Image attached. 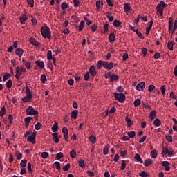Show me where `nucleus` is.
<instances>
[{"mask_svg": "<svg viewBox=\"0 0 177 177\" xmlns=\"http://www.w3.org/2000/svg\"><path fill=\"white\" fill-rule=\"evenodd\" d=\"M102 67H104V68H106V70H111L114 68V64H113V62L109 63L107 62L99 60L97 64V68H102Z\"/></svg>", "mask_w": 177, "mask_h": 177, "instance_id": "1", "label": "nucleus"}, {"mask_svg": "<svg viewBox=\"0 0 177 177\" xmlns=\"http://www.w3.org/2000/svg\"><path fill=\"white\" fill-rule=\"evenodd\" d=\"M41 32L43 38H48V39L52 38V33L50 32V29L48 26H46L45 27L42 26L41 28Z\"/></svg>", "mask_w": 177, "mask_h": 177, "instance_id": "2", "label": "nucleus"}, {"mask_svg": "<svg viewBox=\"0 0 177 177\" xmlns=\"http://www.w3.org/2000/svg\"><path fill=\"white\" fill-rule=\"evenodd\" d=\"M167 6V4L164 1H160L159 3L156 6L157 12L160 13V16H162L164 15V8Z\"/></svg>", "mask_w": 177, "mask_h": 177, "instance_id": "3", "label": "nucleus"}, {"mask_svg": "<svg viewBox=\"0 0 177 177\" xmlns=\"http://www.w3.org/2000/svg\"><path fill=\"white\" fill-rule=\"evenodd\" d=\"M113 96L115 100H118L120 103H124V102H125L126 97H125V95H124V93H114Z\"/></svg>", "mask_w": 177, "mask_h": 177, "instance_id": "4", "label": "nucleus"}, {"mask_svg": "<svg viewBox=\"0 0 177 177\" xmlns=\"http://www.w3.org/2000/svg\"><path fill=\"white\" fill-rule=\"evenodd\" d=\"M26 113L28 115H37L38 112L37 110L34 109L32 106H30L26 109Z\"/></svg>", "mask_w": 177, "mask_h": 177, "instance_id": "5", "label": "nucleus"}, {"mask_svg": "<svg viewBox=\"0 0 177 177\" xmlns=\"http://www.w3.org/2000/svg\"><path fill=\"white\" fill-rule=\"evenodd\" d=\"M35 138H37V133L32 132L31 133L30 136H28L27 140L28 142H30L31 143H32V145H35Z\"/></svg>", "mask_w": 177, "mask_h": 177, "instance_id": "6", "label": "nucleus"}, {"mask_svg": "<svg viewBox=\"0 0 177 177\" xmlns=\"http://www.w3.org/2000/svg\"><path fill=\"white\" fill-rule=\"evenodd\" d=\"M145 88H146V83H145V82L138 83L136 86V90L139 91L140 92H142Z\"/></svg>", "mask_w": 177, "mask_h": 177, "instance_id": "7", "label": "nucleus"}, {"mask_svg": "<svg viewBox=\"0 0 177 177\" xmlns=\"http://www.w3.org/2000/svg\"><path fill=\"white\" fill-rule=\"evenodd\" d=\"M88 73L91 75V77H95V75L97 74V72L96 71V68H95L94 66H90Z\"/></svg>", "mask_w": 177, "mask_h": 177, "instance_id": "8", "label": "nucleus"}, {"mask_svg": "<svg viewBox=\"0 0 177 177\" xmlns=\"http://www.w3.org/2000/svg\"><path fill=\"white\" fill-rule=\"evenodd\" d=\"M131 9H132V7L131 6V4L129 3H125L124 4V10L125 13H129Z\"/></svg>", "mask_w": 177, "mask_h": 177, "instance_id": "9", "label": "nucleus"}, {"mask_svg": "<svg viewBox=\"0 0 177 177\" xmlns=\"http://www.w3.org/2000/svg\"><path fill=\"white\" fill-rule=\"evenodd\" d=\"M15 71H16V75H15L16 80H20V77L23 75V73L20 71V68H19V66L16 68Z\"/></svg>", "mask_w": 177, "mask_h": 177, "instance_id": "10", "label": "nucleus"}, {"mask_svg": "<svg viewBox=\"0 0 177 177\" xmlns=\"http://www.w3.org/2000/svg\"><path fill=\"white\" fill-rule=\"evenodd\" d=\"M26 97H27L28 99H32V92H31V91H30V88H28V86L26 87Z\"/></svg>", "mask_w": 177, "mask_h": 177, "instance_id": "11", "label": "nucleus"}, {"mask_svg": "<svg viewBox=\"0 0 177 177\" xmlns=\"http://www.w3.org/2000/svg\"><path fill=\"white\" fill-rule=\"evenodd\" d=\"M22 63L24 64L25 67H26L27 70H30L31 68V62L23 59Z\"/></svg>", "mask_w": 177, "mask_h": 177, "instance_id": "12", "label": "nucleus"}, {"mask_svg": "<svg viewBox=\"0 0 177 177\" xmlns=\"http://www.w3.org/2000/svg\"><path fill=\"white\" fill-rule=\"evenodd\" d=\"M51 129L52 131L54 132V133H57V131H59V124L57 122H55L51 127Z\"/></svg>", "mask_w": 177, "mask_h": 177, "instance_id": "13", "label": "nucleus"}, {"mask_svg": "<svg viewBox=\"0 0 177 177\" xmlns=\"http://www.w3.org/2000/svg\"><path fill=\"white\" fill-rule=\"evenodd\" d=\"M35 64L37 66V67H39V68H45V64L44 63V61H35Z\"/></svg>", "mask_w": 177, "mask_h": 177, "instance_id": "14", "label": "nucleus"}, {"mask_svg": "<svg viewBox=\"0 0 177 177\" xmlns=\"http://www.w3.org/2000/svg\"><path fill=\"white\" fill-rule=\"evenodd\" d=\"M77 117H78V111L73 110L71 113V118H73V120H77Z\"/></svg>", "mask_w": 177, "mask_h": 177, "instance_id": "15", "label": "nucleus"}, {"mask_svg": "<svg viewBox=\"0 0 177 177\" xmlns=\"http://www.w3.org/2000/svg\"><path fill=\"white\" fill-rule=\"evenodd\" d=\"M53 139L54 140V142L55 143H59V133H54L52 134Z\"/></svg>", "mask_w": 177, "mask_h": 177, "instance_id": "16", "label": "nucleus"}, {"mask_svg": "<svg viewBox=\"0 0 177 177\" xmlns=\"http://www.w3.org/2000/svg\"><path fill=\"white\" fill-rule=\"evenodd\" d=\"M30 43L35 46H39V42L37 41L35 38H30L29 39Z\"/></svg>", "mask_w": 177, "mask_h": 177, "instance_id": "17", "label": "nucleus"}, {"mask_svg": "<svg viewBox=\"0 0 177 177\" xmlns=\"http://www.w3.org/2000/svg\"><path fill=\"white\" fill-rule=\"evenodd\" d=\"M24 52V50H23L22 48H17L15 50V55H17V56H19V57H21L23 56Z\"/></svg>", "mask_w": 177, "mask_h": 177, "instance_id": "18", "label": "nucleus"}, {"mask_svg": "<svg viewBox=\"0 0 177 177\" xmlns=\"http://www.w3.org/2000/svg\"><path fill=\"white\" fill-rule=\"evenodd\" d=\"M109 42L113 44V42L115 41V35L114 33H111L109 36Z\"/></svg>", "mask_w": 177, "mask_h": 177, "instance_id": "19", "label": "nucleus"}, {"mask_svg": "<svg viewBox=\"0 0 177 177\" xmlns=\"http://www.w3.org/2000/svg\"><path fill=\"white\" fill-rule=\"evenodd\" d=\"M153 162V160L149 158L146 159L144 162L145 167H150L151 165V163Z\"/></svg>", "mask_w": 177, "mask_h": 177, "instance_id": "20", "label": "nucleus"}, {"mask_svg": "<svg viewBox=\"0 0 177 177\" xmlns=\"http://www.w3.org/2000/svg\"><path fill=\"white\" fill-rule=\"evenodd\" d=\"M125 121L127 123V127H132L133 125V122L128 116H126Z\"/></svg>", "mask_w": 177, "mask_h": 177, "instance_id": "21", "label": "nucleus"}, {"mask_svg": "<svg viewBox=\"0 0 177 177\" xmlns=\"http://www.w3.org/2000/svg\"><path fill=\"white\" fill-rule=\"evenodd\" d=\"M134 158L137 162H140V164H143V160H142V158H140V155H139V153L136 154Z\"/></svg>", "mask_w": 177, "mask_h": 177, "instance_id": "22", "label": "nucleus"}, {"mask_svg": "<svg viewBox=\"0 0 177 177\" xmlns=\"http://www.w3.org/2000/svg\"><path fill=\"white\" fill-rule=\"evenodd\" d=\"M151 27H153V20L150 21L149 26L146 28V35H149V34H150V30H151Z\"/></svg>", "mask_w": 177, "mask_h": 177, "instance_id": "23", "label": "nucleus"}, {"mask_svg": "<svg viewBox=\"0 0 177 177\" xmlns=\"http://www.w3.org/2000/svg\"><path fill=\"white\" fill-rule=\"evenodd\" d=\"M167 47L169 50H174V41H169L167 43Z\"/></svg>", "mask_w": 177, "mask_h": 177, "instance_id": "24", "label": "nucleus"}, {"mask_svg": "<svg viewBox=\"0 0 177 177\" xmlns=\"http://www.w3.org/2000/svg\"><path fill=\"white\" fill-rule=\"evenodd\" d=\"M85 26V21H84L83 20L80 21L79 27H78V31H80V32H81V31H82V30H84V26Z\"/></svg>", "mask_w": 177, "mask_h": 177, "instance_id": "25", "label": "nucleus"}, {"mask_svg": "<svg viewBox=\"0 0 177 177\" xmlns=\"http://www.w3.org/2000/svg\"><path fill=\"white\" fill-rule=\"evenodd\" d=\"M113 81H118V75L115 74H112L110 79V82H113Z\"/></svg>", "mask_w": 177, "mask_h": 177, "instance_id": "26", "label": "nucleus"}, {"mask_svg": "<svg viewBox=\"0 0 177 177\" xmlns=\"http://www.w3.org/2000/svg\"><path fill=\"white\" fill-rule=\"evenodd\" d=\"M88 139L92 145H95V143H96V136L91 135L89 136Z\"/></svg>", "mask_w": 177, "mask_h": 177, "instance_id": "27", "label": "nucleus"}, {"mask_svg": "<svg viewBox=\"0 0 177 177\" xmlns=\"http://www.w3.org/2000/svg\"><path fill=\"white\" fill-rule=\"evenodd\" d=\"M127 135L129 136V138H130L131 139H133V138H135L136 133L135 132V131H131L130 132L127 133Z\"/></svg>", "mask_w": 177, "mask_h": 177, "instance_id": "28", "label": "nucleus"}, {"mask_svg": "<svg viewBox=\"0 0 177 177\" xmlns=\"http://www.w3.org/2000/svg\"><path fill=\"white\" fill-rule=\"evenodd\" d=\"M122 23L120 20L115 19L113 21V26L115 27H120Z\"/></svg>", "mask_w": 177, "mask_h": 177, "instance_id": "29", "label": "nucleus"}, {"mask_svg": "<svg viewBox=\"0 0 177 177\" xmlns=\"http://www.w3.org/2000/svg\"><path fill=\"white\" fill-rule=\"evenodd\" d=\"M78 165L79 167H80V168H85V162L84 161V160L80 159L78 161Z\"/></svg>", "mask_w": 177, "mask_h": 177, "instance_id": "30", "label": "nucleus"}, {"mask_svg": "<svg viewBox=\"0 0 177 177\" xmlns=\"http://www.w3.org/2000/svg\"><path fill=\"white\" fill-rule=\"evenodd\" d=\"M169 31H172V28L174 27V23L172 22V19L170 17L169 19Z\"/></svg>", "mask_w": 177, "mask_h": 177, "instance_id": "31", "label": "nucleus"}, {"mask_svg": "<svg viewBox=\"0 0 177 177\" xmlns=\"http://www.w3.org/2000/svg\"><path fill=\"white\" fill-rule=\"evenodd\" d=\"M153 125H155L156 127H160L161 125V121L160 120V119H155L153 121Z\"/></svg>", "mask_w": 177, "mask_h": 177, "instance_id": "32", "label": "nucleus"}, {"mask_svg": "<svg viewBox=\"0 0 177 177\" xmlns=\"http://www.w3.org/2000/svg\"><path fill=\"white\" fill-rule=\"evenodd\" d=\"M47 59L48 60H53V56H52V50H48L47 52Z\"/></svg>", "mask_w": 177, "mask_h": 177, "instance_id": "33", "label": "nucleus"}, {"mask_svg": "<svg viewBox=\"0 0 177 177\" xmlns=\"http://www.w3.org/2000/svg\"><path fill=\"white\" fill-rule=\"evenodd\" d=\"M6 88H8V89H10V88H12V79L8 80V81L6 83Z\"/></svg>", "mask_w": 177, "mask_h": 177, "instance_id": "34", "label": "nucleus"}, {"mask_svg": "<svg viewBox=\"0 0 177 177\" xmlns=\"http://www.w3.org/2000/svg\"><path fill=\"white\" fill-rule=\"evenodd\" d=\"M41 128H42V124L41 122H37L35 125V129H36V131H39V129H41Z\"/></svg>", "mask_w": 177, "mask_h": 177, "instance_id": "35", "label": "nucleus"}, {"mask_svg": "<svg viewBox=\"0 0 177 177\" xmlns=\"http://www.w3.org/2000/svg\"><path fill=\"white\" fill-rule=\"evenodd\" d=\"M136 34L139 37L140 39H145V36H143L142 32H139L138 30H136Z\"/></svg>", "mask_w": 177, "mask_h": 177, "instance_id": "36", "label": "nucleus"}, {"mask_svg": "<svg viewBox=\"0 0 177 177\" xmlns=\"http://www.w3.org/2000/svg\"><path fill=\"white\" fill-rule=\"evenodd\" d=\"M149 117L151 120H154V118H156V111L154 110L151 111L149 114Z\"/></svg>", "mask_w": 177, "mask_h": 177, "instance_id": "37", "label": "nucleus"}, {"mask_svg": "<svg viewBox=\"0 0 177 177\" xmlns=\"http://www.w3.org/2000/svg\"><path fill=\"white\" fill-rule=\"evenodd\" d=\"M70 156H71V158H75V157H77V151H75V150L73 149L70 152Z\"/></svg>", "mask_w": 177, "mask_h": 177, "instance_id": "38", "label": "nucleus"}, {"mask_svg": "<svg viewBox=\"0 0 177 177\" xmlns=\"http://www.w3.org/2000/svg\"><path fill=\"white\" fill-rule=\"evenodd\" d=\"M6 113V109L5 106H3L0 111V117H3L4 114Z\"/></svg>", "mask_w": 177, "mask_h": 177, "instance_id": "39", "label": "nucleus"}, {"mask_svg": "<svg viewBox=\"0 0 177 177\" xmlns=\"http://www.w3.org/2000/svg\"><path fill=\"white\" fill-rule=\"evenodd\" d=\"M103 154H104V156L109 154V145H105L103 150Z\"/></svg>", "mask_w": 177, "mask_h": 177, "instance_id": "40", "label": "nucleus"}, {"mask_svg": "<svg viewBox=\"0 0 177 177\" xmlns=\"http://www.w3.org/2000/svg\"><path fill=\"white\" fill-rule=\"evenodd\" d=\"M140 99H136L134 102H133V104L136 107H138V106H140Z\"/></svg>", "mask_w": 177, "mask_h": 177, "instance_id": "41", "label": "nucleus"}, {"mask_svg": "<svg viewBox=\"0 0 177 177\" xmlns=\"http://www.w3.org/2000/svg\"><path fill=\"white\" fill-rule=\"evenodd\" d=\"M151 158H156L157 157V152L156 151V149L151 151Z\"/></svg>", "mask_w": 177, "mask_h": 177, "instance_id": "42", "label": "nucleus"}, {"mask_svg": "<svg viewBox=\"0 0 177 177\" xmlns=\"http://www.w3.org/2000/svg\"><path fill=\"white\" fill-rule=\"evenodd\" d=\"M20 166L22 167L23 168H26V167H27V160H22L21 161Z\"/></svg>", "mask_w": 177, "mask_h": 177, "instance_id": "43", "label": "nucleus"}, {"mask_svg": "<svg viewBox=\"0 0 177 177\" xmlns=\"http://www.w3.org/2000/svg\"><path fill=\"white\" fill-rule=\"evenodd\" d=\"M61 8H62V9H63V10H64L65 9H67V8H68V3H67L66 2H63L61 4Z\"/></svg>", "mask_w": 177, "mask_h": 177, "instance_id": "44", "label": "nucleus"}, {"mask_svg": "<svg viewBox=\"0 0 177 177\" xmlns=\"http://www.w3.org/2000/svg\"><path fill=\"white\" fill-rule=\"evenodd\" d=\"M110 26V25L109 24V23H106L104 25V32H107L109 31V27Z\"/></svg>", "mask_w": 177, "mask_h": 177, "instance_id": "45", "label": "nucleus"}, {"mask_svg": "<svg viewBox=\"0 0 177 177\" xmlns=\"http://www.w3.org/2000/svg\"><path fill=\"white\" fill-rule=\"evenodd\" d=\"M70 167H71L70 163H67V164L63 167V171H64V172H67V171H68V169H70Z\"/></svg>", "mask_w": 177, "mask_h": 177, "instance_id": "46", "label": "nucleus"}, {"mask_svg": "<svg viewBox=\"0 0 177 177\" xmlns=\"http://www.w3.org/2000/svg\"><path fill=\"white\" fill-rule=\"evenodd\" d=\"M40 80H41V82H42V84H45V82L46 81V75H45V74H42Z\"/></svg>", "mask_w": 177, "mask_h": 177, "instance_id": "47", "label": "nucleus"}, {"mask_svg": "<svg viewBox=\"0 0 177 177\" xmlns=\"http://www.w3.org/2000/svg\"><path fill=\"white\" fill-rule=\"evenodd\" d=\"M26 20H27V17L26 16V15H24L21 17H20V22L21 23V24H24V21H26Z\"/></svg>", "mask_w": 177, "mask_h": 177, "instance_id": "48", "label": "nucleus"}, {"mask_svg": "<svg viewBox=\"0 0 177 177\" xmlns=\"http://www.w3.org/2000/svg\"><path fill=\"white\" fill-rule=\"evenodd\" d=\"M8 78H10V75L9 73H6L3 77V81L5 82Z\"/></svg>", "mask_w": 177, "mask_h": 177, "instance_id": "49", "label": "nucleus"}, {"mask_svg": "<svg viewBox=\"0 0 177 177\" xmlns=\"http://www.w3.org/2000/svg\"><path fill=\"white\" fill-rule=\"evenodd\" d=\"M48 156H49V153H48V152H42L41 155V158L44 160H46V158H48Z\"/></svg>", "mask_w": 177, "mask_h": 177, "instance_id": "50", "label": "nucleus"}, {"mask_svg": "<svg viewBox=\"0 0 177 177\" xmlns=\"http://www.w3.org/2000/svg\"><path fill=\"white\" fill-rule=\"evenodd\" d=\"M31 120H32V117H31V116L26 117L25 118L26 124H30V122H31Z\"/></svg>", "mask_w": 177, "mask_h": 177, "instance_id": "51", "label": "nucleus"}, {"mask_svg": "<svg viewBox=\"0 0 177 177\" xmlns=\"http://www.w3.org/2000/svg\"><path fill=\"white\" fill-rule=\"evenodd\" d=\"M162 157H165L168 153V149L167 148H162Z\"/></svg>", "mask_w": 177, "mask_h": 177, "instance_id": "52", "label": "nucleus"}, {"mask_svg": "<svg viewBox=\"0 0 177 177\" xmlns=\"http://www.w3.org/2000/svg\"><path fill=\"white\" fill-rule=\"evenodd\" d=\"M154 89H156V86L151 84L149 86V88L148 91L149 92H153V91H154Z\"/></svg>", "mask_w": 177, "mask_h": 177, "instance_id": "53", "label": "nucleus"}, {"mask_svg": "<svg viewBox=\"0 0 177 177\" xmlns=\"http://www.w3.org/2000/svg\"><path fill=\"white\" fill-rule=\"evenodd\" d=\"M160 91H161L162 95L164 96L165 95V85L161 86Z\"/></svg>", "mask_w": 177, "mask_h": 177, "instance_id": "54", "label": "nucleus"}, {"mask_svg": "<svg viewBox=\"0 0 177 177\" xmlns=\"http://www.w3.org/2000/svg\"><path fill=\"white\" fill-rule=\"evenodd\" d=\"M176 30H177V20H175L173 30H172V34H174L175 31H176Z\"/></svg>", "mask_w": 177, "mask_h": 177, "instance_id": "55", "label": "nucleus"}, {"mask_svg": "<svg viewBox=\"0 0 177 177\" xmlns=\"http://www.w3.org/2000/svg\"><path fill=\"white\" fill-rule=\"evenodd\" d=\"M126 167H127V163H125V161L123 160L121 165L120 170L124 171Z\"/></svg>", "mask_w": 177, "mask_h": 177, "instance_id": "56", "label": "nucleus"}, {"mask_svg": "<svg viewBox=\"0 0 177 177\" xmlns=\"http://www.w3.org/2000/svg\"><path fill=\"white\" fill-rule=\"evenodd\" d=\"M139 176L141 177H148L149 174L146 171H142L139 174Z\"/></svg>", "mask_w": 177, "mask_h": 177, "instance_id": "57", "label": "nucleus"}, {"mask_svg": "<svg viewBox=\"0 0 177 177\" xmlns=\"http://www.w3.org/2000/svg\"><path fill=\"white\" fill-rule=\"evenodd\" d=\"M166 140L169 143H172L173 140H172V136H166Z\"/></svg>", "mask_w": 177, "mask_h": 177, "instance_id": "58", "label": "nucleus"}, {"mask_svg": "<svg viewBox=\"0 0 177 177\" xmlns=\"http://www.w3.org/2000/svg\"><path fill=\"white\" fill-rule=\"evenodd\" d=\"M27 3L30 5V8H34V0H27Z\"/></svg>", "mask_w": 177, "mask_h": 177, "instance_id": "59", "label": "nucleus"}, {"mask_svg": "<svg viewBox=\"0 0 177 177\" xmlns=\"http://www.w3.org/2000/svg\"><path fill=\"white\" fill-rule=\"evenodd\" d=\"M89 75H90V73L89 72H86L84 75V80L85 81H89Z\"/></svg>", "mask_w": 177, "mask_h": 177, "instance_id": "60", "label": "nucleus"}, {"mask_svg": "<svg viewBox=\"0 0 177 177\" xmlns=\"http://www.w3.org/2000/svg\"><path fill=\"white\" fill-rule=\"evenodd\" d=\"M160 57H161L160 53H155L153 58L156 59V60H158V59H160Z\"/></svg>", "mask_w": 177, "mask_h": 177, "instance_id": "61", "label": "nucleus"}, {"mask_svg": "<svg viewBox=\"0 0 177 177\" xmlns=\"http://www.w3.org/2000/svg\"><path fill=\"white\" fill-rule=\"evenodd\" d=\"M128 53H125L123 54V56H122V60L123 62H125V60H127L128 59Z\"/></svg>", "mask_w": 177, "mask_h": 177, "instance_id": "62", "label": "nucleus"}, {"mask_svg": "<svg viewBox=\"0 0 177 177\" xmlns=\"http://www.w3.org/2000/svg\"><path fill=\"white\" fill-rule=\"evenodd\" d=\"M61 158H63V153L59 152L57 154V159L60 160Z\"/></svg>", "mask_w": 177, "mask_h": 177, "instance_id": "63", "label": "nucleus"}, {"mask_svg": "<svg viewBox=\"0 0 177 177\" xmlns=\"http://www.w3.org/2000/svg\"><path fill=\"white\" fill-rule=\"evenodd\" d=\"M100 2L99 1H96V10H100Z\"/></svg>", "mask_w": 177, "mask_h": 177, "instance_id": "64", "label": "nucleus"}]
</instances>
